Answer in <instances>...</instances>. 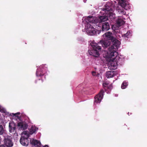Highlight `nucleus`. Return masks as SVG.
I'll return each instance as SVG.
<instances>
[{
	"label": "nucleus",
	"instance_id": "4be33fe9",
	"mask_svg": "<svg viewBox=\"0 0 147 147\" xmlns=\"http://www.w3.org/2000/svg\"><path fill=\"white\" fill-rule=\"evenodd\" d=\"M111 67H112V69H114L117 67V63H115L114 62H113L111 63Z\"/></svg>",
	"mask_w": 147,
	"mask_h": 147
},
{
	"label": "nucleus",
	"instance_id": "f03ea898",
	"mask_svg": "<svg viewBox=\"0 0 147 147\" xmlns=\"http://www.w3.org/2000/svg\"><path fill=\"white\" fill-rule=\"evenodd\" d=\"M111 42L110 41L105 40H101L98 43L93 42L90 43V44L92 47L93 49L91 50H88V52L90 55L95 57H98L100 55L99 52L101 51V45L105 49L107 48L111 44Z\"/></svg>",
	"mask_w": 147,
	"mask_h": 147
},
{
	"label": "nucleus",
	"instance_id": "39448f33",
	"mask_svg": "<svg viewBox=\"0 0 147 147\" xmlns=\"http://www.w3.org/2000/svg\"><path fill=\"white\" fill-rule=\"evenodd\" d=\"M121 7L124 9L127 10L130 9V6L128 1L125 0H118Z\"/></svg>",
	"mask_w": 147,
	"mask_h": 147
},
{
	"label": "nucleus",
	"instance_id": "ddd939ff",
	"mask_svg": "<svg viewBox=\"0 0 147 147\" xmlns=\"http://www.w3.org/2000/svg\"><path fill=\"white\" fill-rule=\"evenodd\" d=\"M9 132L10 133L14 132L16 129V126L15 124L13 122L10 123L9 124Z\"/></svg>",
	"mask_w": 147,
	"mask_h": 147
},
{
	"label": "nucleus",
	"instance_id": "7ed1b4c3",
	"mask_svg": "<svg viewBox=\"0 0 147 147\" xmlns=\"http://www.w3.org/2000/svg\"><path fill=\"white\" fill-rule=\"evenodd\" d=\"M86 31L89 35L92 36L96 34V32L95 29L90 23H88L86 25Z\"/></svg>",
	"mask_w": 147,
	"mask_h": 147
},
{
	"label": "nucleus",
	"instance_id": "9d476101",
	"mask_svg": "<svg viewBox=\"0 0 147 147\" xmlns=\"http://www.w3.org/2000/svg\"><path fill=\"white\" fill-rule=\"evenodd\" d=\"M85 21L87 22V24L89 23V22L92 23H96V21L94 19V17L92 16H89L85 19Z\"/></svg>",
	"mask_w": 147,
	"mask_h": 147
},
{
	"label": "nucleus",
	"instance_id": "4468645a",
	"mask_svg": "<svg viewBox=\"0 0 147 147\" xmlns=\"http://www.w3.org/2000/svg\"><path fill=\"white\" fill-rule=\"evenodd\" d=\"M116 72L114 71H109L106 73V77L108 78L113 77L116 74Z\"/></svg>",
	"mask_w": 147,
	"mask_h": 147
},
{
	"label": "nucleus",
	"instance_id": "393cba45",
	"mask_svg": "<svg viewBox=\"0 0 147 147\" xmlns=\"http://www.w3.org/2000/svg\"><path fill=\"white\" fill-rule=\"evenodd\" d=\"M108 83L107 82L104 83L103 84L102 86L105 89V87H107L108 86Z\"/></svg>",
	"mask_w": 147,
	"mask_h": 147
},
{
	"label": "nucleus",
	"instance_id": "412c9836",
	"mask_svg": "<svg viewBox=\"0 0 147 147\" xmlns=\"http://www.w3.org/2000/svg\"><path fill=\"white\" fill-rule=\"evenodd\" d=\"M118 12L121 15H125L126 14L125 11L123 9H119L118 10Z\"/></svg>",
	"mask_w": 147,
	"mask_h": 147
},
{
	"label": "nucleus",
	"instance_id": "f3484780",
	"mask_svg": "<svg viewBox=\"0 0 147 147\" xmlns=\"http://www.w3.org/2000/svg\"><path fill=\"white\" fill-rule=\"evenodd\" d=\"M38 129L35 126H32L29 129V134L30 135H32Z\"/></svg>",
	"mask_w": 147,
	"mask_h": 147
},
{
	"label": "nucleus",
	"instance_id": "6e6552de",
	"mask_svg": "<svg viewBox=\"0 0 147 147\" xmlns=\"http://www.w3.org/2000/svg\"><path fill=\"white\" fill-rule=\"evenodd\" d=\"M100 27H101L100 31H106L109 30L110 28L109 23L108 22H105L100 24Z\"/></svg>",
	"mask_w": 147,
	"mask_h": 147
},
{
	"label": "nucleus",
	"instance_id": "9b49d317",
	"mask_svg": "<svg viewBox=\"0 0 147 147\" xmlns=\"http://www.w3.org/2000/svg\"><path fill=\"white\" fill-rule=\"evenodd\" d=\"M30 142V143L34 146H36L37 147H41V143L38 140L33 139H31Z\"/></svg>",
	"mask_w": 147,
	"mask_h": 147
},
{
	"label": "nucleus",
	"instance_id": "aec40b11",
	"mask_svg": "<svg viewBox=\"0 0 147 147\" xmlns=\"http://www.w3.org/2000/svg\"><path fill=\"white\" fill-rule=\"evenodd\" d=\"M130 34V31H127V32L126 34H122V36L123 37H124L125 38H128L129 37Z\"/></svg>",
	"mask_w": 147,
	"mask_h": 147
},
{
	"label": "nucleus",
	"instance_id": "5701e85b",
	"mask_svg": "<svg viewBox=\"0 0 147 147\" xmlns=\"http://www.w3.org/2000/svg\"><path fill=\"white\" fill-rule=\"evenodd\" d=\"M4 132V129L3 126L0 125V135H2Z\"/></svg>",
	"mask_w": 147,
	"mask_h": 147
},
{
	"label": "nucleus",
	"instance_id": "20e7f679",
	"mask_svg": "<svg viewBox=\"0 0 147 147\" xmlns=\"http://www.w3.org/2000/svg\"><path fill=\"white\" fill-rule=\"evenodd\" d=\"M11 140L12 138L11 136H5L4 140L5 146L8 147L12 146L13 144Z\"/></svg>",
	"mask_w": 147,
	"mask_h": 147
},
{
	"label": "nucleus",
	"instance_id": "f8f14e48",
	"mask_svg": "<svg viewBox=\"0 0 147 147\" xmlns=\"http://www.w3.org/2000/svg\"><path fill=\"white\" fill-rule=\"evenodd\" d=\"M18 126L22 129L25 130L26 129L28 125L25 122H20L18 123Z\"/></svg>",
	"mask_w": 147,
	"mask_h": 147
},
{
	"label": "nucleus",
	"instance_id": "2f4dec72",
	"mask_svg": "<svg viewBox=\"0 0 147 147\" xmlns=\"http://www.w3.org/2000/svg\"><path fill=\"white\" fill-rule=\"evenodd\" d=\"M0 147H5L3 146H1Z\"/></svg>",
	"mask_w": 147,
	"mask_h": 147
},
{
	"label": "nucleus",
	"instance_id": "a878e982",
	"mask_svg": "<svg viewBox=\"0 0 147 147\" xmlns=\"http://www.w3.org/2000/svg\"><path fill=\"white\" fill-rule=\"evenodd\" d=\"M92 74L93 76H95L96 75V72L94 71H92Z\"/></svg>",
	"mask_w": 147,
	"mask_h": 147
},
{
	"label": "nucleus",
	"instance_id": "c85d7f7f",
	"mask_svg": "<svg viewBox=\"0 0 147 147\" xmlns=\"http://www.w3.org/2000/svg\"><path fill=\"white\" fill-rule=\"evenodd\" d=\"M12 114L14 116H16V114H20V113H15V114L12 113Z\"/></svg>",
	"mask_w": 147,
	"mask_h": 147
},
{
	"label": "nucleus",
	"instance_id": "7c9ffc66",
	"mask_svg": "<svg viewBox=\"0 0 147 147\" xmlns=\"http://www.w3.org/2000/svg\"><path fill=\"white\" fill-rule=\"evenodd\" d=\"M44 147H49L47 145H45Z\"/></svg>",
	"mask_w": 147,
	"mask_h": 147
},
{
	"label": "nucleus",
	"instance_id": "6ab92c4d",
	"mask_svg": "<svg viewBox=\"0 0 147 147\" xmlns=\"http://www.w3.org/2000/svg\"><path fill=\"white\" fill-rule=\"evenodd\" d=\"M44 73L40 71L39 69L37 70L36 75L37 76H42L44 75Z\"/></svg>",
	"mask_w": 147,
	"mask_h": 147
},
{
	"label": "nucleus",
	"instance_id": "a211bd4d",
	"mask_svg": "<svg viewBox=\"0 0 147 147\" xmlns=\"http://www.w3.org/2000/svg\"><path fill=\"white\" fill-rule=\"evenodd\" d=\"M128 85V82L125 81H124L122 84L121 88L122 89H125Z\"/></svg>",
	"mask_w": 147,
	"mask_h": 147
},
{
	"label": "nucleus",
	"instance_id": "423d86ee",
	"mask_svg": "<svg viewBox=\"0 0 147 147\" xmlns=\"http://www.w3.org/2000/svg\"><path fill=\"white\" fill-rule=\"evenodd\" d=\"M104 91L103 90H101L99 93L95 96L94 103H100L102 99V98L103 96Z\"/></svg>",
	"mask_w": 147,
	"mask_h": 147
},
{
	"label": "nucleus",
	"instance_id": "c756f323",
	"mask_svg": "<svg viewBox=\"0 0 147 147\" xmlns=\"http://www.w3.org/2000/svg\"><path fill=\"white\" fill-rule=\"evenodd\" d=\"M41 80V82H42V83L43 82V80L42 79H41V80H40V79H39V80Z\"/></svg>",
	"mask_w": 147,
	"mask_h": 147
},
{
	"label": "nucleus",
	"instance_id": "bb28decb",
	"mask_svg": "<svg viewBox=\"0 0 147 147\" xmlns=\"http://www.w3.org/2000/svg\"><path fill=\"white\" fill-rule=\"evenodd\" d=\"M108 89H111L112 88V86L111 85H109V86L107 87Z\"/></svg>",
	"mask_w": 147,
	"mask_h": 147
},
{
	"label": "nucleus",
	"instance_id": "0eeeda50",
	"mask_svg": "<svg viewBox=\"0 0 147 147\" xmlns=\"http://www.w3.org/2000/svg\"><path fill=\"white\" fill-rule=\"evenodd\" d=\"M113 4L112 1H110L107 2L105 5L103 10H105V11H112L113 8Z\"/></svg>",
	"mask_w": 147,
	"mask_h": 147
},
{
	"label": "nucleus",
	"instance_id": "b1692460",
	"mask_svg": "<svg viewBox=\"0 0 147 147\" xmlns=\"http://www.w3.org/2000/svg\"><path fill=\"white\" fill-rule=\"evenodd\" d=\"M23 134L26 136V138H28V137H29L30 136L29 135L30 134H29V133H28L26 131H24L23 132Z\"/></svg>",
	"mask_w": 147,
	"mask_h": 147
},
{
	"label": "nucleus",
	"instance_id": "cd10ccee",
	"mask_svg": "<svg viewBox=\"0 0 147 147\" xmlns=\"http://www.w3.org/2000/svg\"><path fill=\"white\" fill-rule=\"evenodd\" d=\"M0 111L1 112H2L3 113H5V110L4 109H1L0 110Z\"/></svg>",
	"mask_w": 147,
	"mask_h": 147
},
{
	"label": "nucleus",
	"instance_id": "473e14b6",
	"mask_svg": "<svg viewBox=\"0 0 147 147\" xmlns=\"http://www.w3.org/2000/svg\"><path fill=\"white\" fill-rule=\"evenodd\" d=\"M120 59V58H119V59H118V60H119H119Z\"/></svg>",
	"mask_w": 147,
	"mask_h": 147
},
{
	"label": "nucleus",
	"instance_id": "2eb2a0df",
	"mask_svg": "<svg viewBox=\"0 0 147 147\" xmlns=\"http://www.w3.org/2000/svg\"><path fill=\"white\" fill-rule=\"evenodd\" d=\"M108 20V17L106 16H100L98 18L99 22L106 21Z\"/></svg>",
	"mask_w": 147,
	"mask_h": 147
},
{
	"label": "nucleus",
	"instance_id": "1a4fd4ad",
	"mask_svg": "<svg viewBox=\"0 0 147 147\" xmlns=\"http://www.w3.org/2000/svg\"><path fill=\"white\" fill-rule=\"evenodd\" d=\"M20 142L23 146H27L29 143L28 138L23 136L20 139Z\"/></svg>",
	"mask_w": 147,
	"mask_h": 147
},
{
	"label": "nucleus",
	"instance_id": "f257e3e1",
	"mask_svg": "<svg viewBox=\"0 0 147 147\" xmlns=\"http://www.w3.org/2000/svg\"><path fill=\"white\" fill-rule=\"evenodd\" d=\"M103 36L105 37L107 40L110 41L112 43V45L108 49L109 57L113 58L115 56L117 57L118 53L116 51L120 45V42L113 36V34L111 32H106Z\"/></svg>",
	"mask_w": 147,
	"mask_h": 147
},
{
	"label": "nucleus",
	"instance_id": "dca6fc26",
	"mask_svg": "<svg viewBox=\"0 0 147 147\" xmlns=\"http://www.w3.org/2000/svg\"><path fill=\"white\" fill-rule=\"evenodd\" d=\"M116 23L117 26H120L124 24L125 22L122 19L118 18L116 21Z\"/></svg>",
	"mask_w": 147,
	"mask_h": 147
}]
</instances>
